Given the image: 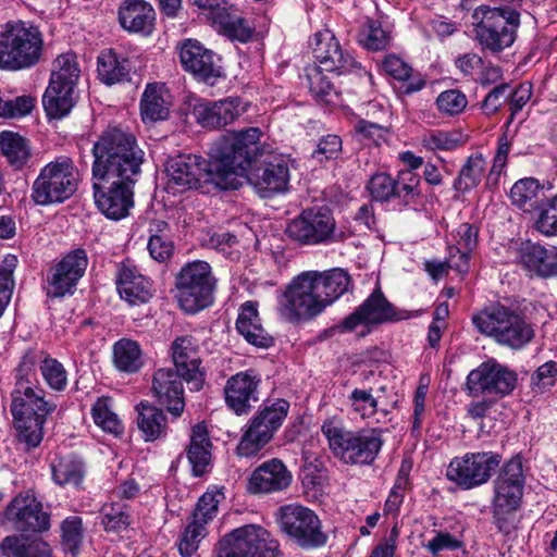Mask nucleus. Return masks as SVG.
I'll use <instances>...</instances> for the list:
<instances>
[{"label":"nucleus","instance_id":"44","mask_svg":"<svg viewBox=\"0 0 557 557\" xmlns=\"http://www.w3.org/2000/svg\"><path fill=\"white\" fill-rule=\"evenodd\" d=\"M485 165L486 162L482 154L470 156L455 178L454 188L459 193H467L475 188L482 180Z\"/></svg>","mask_w":557,"mask_h":557},{"label":"nucleus","instance_id":"47","mask_svg":"<svg viewBox=\"0 0 557 557\" xmlns=\"http://www.w3.org/2000/svg\"><path fill=\"white\" fill-rule=\"evenodd\" d=\"M213 20L231 39L246 42L251 37L252 30L247 21L239 15L231 14L225 8L219 10Z\"/></svg>","mask_w":557,"mask_h":557},{"label":"nucleus","instance_id":"56","mask_svg":"<svg viewBox=\"0 0 557 557\" xmlns=\"http://www.w3.org/2000/svg\"><path fill=\"white\" fill-rule=\"evenodd\" d=\"M468 99L463 92L458 89H448L442 91L436 98L438 111L446 115H458L467 108Z\"/></svg>","mask_w":557,"mask_h":557},{"label":"nucleus","instance_id":"55","mask_svg":"<svg viewBox=\"0 0 557 557\" xmlns=\"http://www.w3.org/2000/svg\"><path fill=\"white\" fill-rule=\"evenodd\" d=\"M224 498L221 491H208L198 500L193 518L206 525L218 512V506Z\"/></svg>","mask_w":557,"mask_h":557},{"label":"nucleus","instance_id":"5","mask_svg":"<svg viewBox=\"0 0 557 557\" xmlns=\"http://www.w3.org/2000/svg\"><path fill=\"white\" fill-rule=\"evenodd\" d=\"M45 37L32 21L12 20L0 25V70L22 71L39 63Z\"/></svg>","mask_w":557,"mask_h":557},{"label":"nucleus","instance_id":"3","mask_svg":"<svg viewBox=\"0 0 557 557\" xmlns=\"http://www.w3.org/2000/svg\"><path fill=\"white\" fill-rule=\"evenodd\" d=\"M351 287L349 273L341 268L305 271L295 276L278 298V312L288 322L310 321Z\"/></svg>","mask_w":557,"mask_h":557},{"label":"nucleus","instance_id":"32","mask_svg":"<svg viewBox=\"0 0 557 557\" xmlns=\"http://www.w3.org/2000/svg\"><path fill=\"white\" fill-rule=\"evenodd\" d=\"M520 263L541 277L557 276V248L527 242L519 250Z\"/></svg>","mask_w":557,"mask_h":557},{"label":"nucleus","instance_id":"26","mask_svg":"<svg viewBox=\"0 0 557 557\" xmlns=\"http://www.w3.org/2000/svg\"><path fill=\"white\" fill-rule=\"evenodd\" d=\"M260 382L259 375L253 371L232 375L224 386L226 406L237 416L247 414L259 400Z\"/></svg>","mask_w":557,"mask_h":557},{"label":"nucleus","instance_id":"51","mask_svg":"<svg viewBox=\"0 0 557 557\" xmlns=\"http://www.w3.org/2000/svg\"><path fill=\"white\" fill-rule=\"evenodd\" d=\"M84 536L83 521L78 516L67 517L61 524V544L65 552L76 555Z\"/></svg>","mask_w":557,"mask_h":557},{"label":"nucleus","instance_id":"9","mask_svg":"<svg viewBox=\"0 0 557 557\" xmlns=\"http://www.w3.org/2000/svg\"><path fill=\"white\" fill-rule=\"evenodd\" d=\"M475 36L479 44L491 52L510 47L520 26V13L509 7L480 5L474 10Z\"/></svg>","mask_w":557,"mask_h":557},{"label":"nucleus","instance_id":"45","mask_svg":"<svg viewBox=\"0 0 557 557\" xmlns=\"http://www.w3.org/2000/svg\"><path fill=\"white\" fill-rule=\"evenodd\" d=\"M52 476L59 485L78 486L84 478L83 462L74 457H61L51 465Z\"/></svg>","mask_w":557,"mask_h":557},{"label":"nucleus","instance_id":"58","mask_svg":"<svg viewBox=\"0 0 557 557\" xmlns=\"http://www.w3.org/2000/svg\"><path fill=\"white\" fill-rule=\"evenodd\" d=\"M535 225L543 235H557V195L547 199L540 211Z\"/></svg>","mask_w":557,"mask_h":557},{"label":"nucleus","instance_id":"46","mask_svg":"<svg viewBox=\"0 0 557 557\" xmlns=\"http://www.w3.org/2000/svg\"><path fill=\"white\" fill-rule=\"evenodd\" d=\"M323 71L324 70L317 65L307 67L309 90L319 102L326 106L335 104L338 99V94L333 84L323 74Z\"/></svg>","mask_w":557,"mask_h":557},{"label":"nucleus","instance_id":"52","mask_svg":"<svg viewBox=\"0 0 557 557\" xmlns=\"http://www.w3.org/2000/svg\"><path fill=\"white\" fill-rule=\"evenodd\" d=\"M101 523L107 531L125 530L131 524L127 506L121 503L104 504L101 508Z\"/></svg>","mask_w":557,"mask_h":557},{"label":"nucleus","instance_id":"15","mask_svg":"<svg viewBox=\"0 0 557 557\" xmlns=\"http://www.w3.org/2000/svg\"><path fill=\"white\" fill-rule=\"evenodd\" d=\"M500 462L495 451L466 453L450 460L446 478L461 490H472L487 483Z\"/></svg>","mask_w":557,"mask_h":557},{"label":"nucleus","instance_id":"16","mask_svg":"<svg viewBox=\"0 0 557 557\" xmlns=\"http://www.w3.org/2000/svg\"><path fill=\"white\" fill-rule=\"evenodd\" d=\"M517 383V375L495 359L482 362L467 375L465 392L471 397L483 396L498 400L509 395Z\"/></svg>","mask_w":557,"mask_h":557},{"label":"nucleus","instance_id":"36","mask_svg":"<svg viewBox=\"0 0 557 557\" xmlns=\"http://www.w3.org/2000/svg\"><path fill=\"white\" fill-rule=\"evenodd\" d=\"M137 425L145 441H156L166 435L168 422L164 412L150 405L140 403L137 405Z\"/></svg>","mask_w":557,"mask_h":557},{"label":"nucleus","instance_id":"40","mask_svg":"<svg viewBox=\"0 0 557 557\" xmlns=\"http://www.w3.org/2000/svg\"><path fill=\"white\" fill-rule=\"evenodd\" d=\"M0 148L8 162L15 169L23 168L30 157L27 140L11 131L0 133Z\"/></svg>","mask_w":557,"mask_h":557},{"label":"nucleus","instance_id":"35","mask_svg":"<svg viewBox=\"0 0 557 557\" xmlns=\"http://www.w3.org/2000/svg\"><path fill=\"white\" fill-rule=\"evenodd\" d=\"M211 447L207 428L202 424L194 426L187 450L194 475L200 476L208 471L211 461Z\"/></svg>","mask_w":557,"mask_h":557},{"label":"nucleus","instance_id":"49","mask_svg":"<svg viewBox=\"0 0 557 557\" xmlns=\"http://www.w3.org/2000/svg\"><path fill=\"white\" fill-rule=\"evenodd\" d=\"M94 422L104 432L115 436L123 433L124 426L117 414L112 410L110 397H99L91 408Z\"/></svg>","mask_w":557,"mask_h":557},{"label":"nucleus","instance_id":"53","mask_svg":"<svg viewBox=\"0 0 557 557\" xmlns=\"http://www.w3.org/2000/svg\"><path fill=\"white\" fill-rule=\"evenodd\" d=\"M389 35L375 22H369L359 33L358 41L368 50H383L389 44Z\"/></svg>","mask_w":557,"mask_h":557},{"label":"nucleus","instance_id":"20","mask_svg":"<svg viewBox=\"0 0 557 557\" xmlns=\"http://www.w3.org/2000/svg\"><path fill=\"white\" fill-rule=\"evenodd\" d=\"M525 484L522 458L519 455L511 457L502 467L494 481V496L492 505L498 511L518 510Z\"/></svg>","mask_w":557,"mask_h":557},{"label":"nucleus","instance_id":"60","mask_svg":"<svg viewBox=\"0 0 557 557\" xmlns=\"http://www.w3.org/2000/svg\"><path fill=\"white\" fill-rule=\"evenodd\" d=\"M460 144L459 137L455 133L444 131H433L422 137V145L429 150H453Z\"/></svg>","mask_w":557,"mask_h":557},{"label":"nucleus","instance_id":"33","mask_svg":"<svg viewBox=\"0 0 557 557\" xmlns=\"http://www.w3.org/2000/svg\"><path fill=\"white\" fill-rule=\"evenodd\" d=\"M121 298L129 305L145 304L152 297L151 282L134 265L122 263L116 277Z\"/></svg>","mask_w":557,"mask_h":557},{"label":"nucleus","instance_id":"43","mask_svg":"<svg viewBox=\"0 0 557 557\" xmlns=\"http://www.w3.org/2000/svg\"><path fill=\"white\" fill-rule=\"evenodd\" d=\"M113 360L119 370L128 373L137 372L143 366L139 345L131 339H120L113 347Z\"/></svg>","mask_w":557,"mask_h":557},{"label":"nucleus","instance_id":"23","mask_svg":"<svg viewBox=\"0 0 557 557\" xmlns=\"http://www.w3.org/2000/svg\"><path fill=\"white\" fill-rule=\"evenodd\" d=\"M3 518L18 532H42L49 529V515L41 503L29 495H17L7 506Z\"/></svg>","mask_w":557,"mask_h":557},{"label":"nucleus","instance_id":"8","mask_svg":"<svg viewBox=\"0 0 557 557\" xmlns=\"http://www.w3.org/2000/svg\"><path fill=\"white\" fill-rule=\"evenodd\" d=\"M259 132L256 149L250 156L249 164L242 174L240 186L248 182L262 198L283 193L289 182V160L280 153H265L260 147L263 136L259 127H248Z\"/></svg>","mask_w":557,"mask_h":557},{"label":"nucleus","instance_id":"18","mask_svg":"<svg viewBox=\"0 0 557 557\" xmlns=\"http://www.w3.org/2000/svg\"><path fill=\"white\" fill-rule=\"evenodd\" d=\"M409 317L407 311L397 309L386 299L381 289L376 288L335 329L342 333L351 332L360 324L372 325L398 322L409 319Z\"/></svg>","mask_w":557,"mask_h":557},{"label":"nucleus","instance_id":"41","mask_svg":"<svg viewBox=\"0 0 557 557\" xmlns=\"http://www.w3.org/2000/svg\"><path fill=\"white\" fill-rule=\"evenodd\" d=\"M384 72L397 81L407 82L405 92L412 94L421 90L425 81L420 76H413L412 67L397 55L389 54L382 60Z\"/></svg>","mask_w":557,"mask_h":557},{"label":"nucleus","instance_id":"64","mask_svg":"<svg viewBox=\"0 0 557 557\" xmlns=\"http://www.w3.org/2000/svg\"><path fill=\"white\" fill-rule=\"evenodd\" d=\"M356 132L360 139L366 144H373L379 146L382 140H385L387 128L377 123L360 120L356 126Z\"/></svg>","mask_w":557,"mask_h":557},{"label":"nucleus","instance_id":"2","mask_svg":"<svg viewBox=\"0 0 557 557\" xmlns=\"http://www.w3.org/2000/svg\"><path fill=\"white\" fill-rule=\"evenodd\" d=\"M37 367L50 389L63 392L67 386V372L59 360L36 349H28L23 355L14 370L10 412L16 438L27 449L39 446L47 418L57 409V404L38 386Z\"/></svg>","mask_w":557,"mask_h":557},{"label":"nucleus","instance_id":"28","mask_svg":"<svg viewBox=\"0 0 557 557\" xmlns=\"http://www.w3.org/2000/svg\"><path fill=\"white\" fill-rule=\"evenodd\" d=\"M184 379L171 367L158 369L152 376V393L158 403L175 418L182 416L185 408Z\"/></svg>","mask_w":557,"mask_h":557},{"label":"nucleus","instance_id":"30","mask_svg":"<svg viewBox=\"0 0 557 557\" xmlns=\"http://www.w3.org/2000/svg\"><path fill=\"white\" fill-rule=\"evenodd\" d=\"M293 481L292 472L277 458L264 461L257 467L247 481V491L251 494H273L285 491Z\"/></svg>","mask_w":557,"mask_h":557},{"label":"nucleus","instance_id":"29","mask_svg":"<svg viewBox=\"0 0 557 557\" xmlns=\"http://www.w3.org/2000/svg\"><path fill=\"white\" fill-rule=\"evenodd\" d=\"M172 360L175 371L182 374L184 381L190 385V389L199 391L205 382L200 370V355L191 336L177 337L171 346Z\"/></svg>","mask_w":557,"mask_h":557},{"label":"nucleus","instance_id":"61","mask_svg":"<svg viewBox=\"0 0 557 557\" xmlns=\"http://www.w3.org/2000/svg\"><path fill=\"white\" fill-rule=\"evenodd\" d=\"M352 409L362 418H370L377 412V400L370 391L356 388L349 396Z\"/></svg>","mask_w":557,"mask_h":557},{"label":"nucleus","instance_id":"39","mask_svg":"<svg viewBox=\"0 0 557 557\" xmlns=\"http://www.w3.org/2000/svg\"><path fill=\"white\" fill-rule=\"evenodd\" d=\"M2 549L8 557H52L50 545L40 539L7 536L2 542Z\"/></svg>","mask_w":557,"mask_h":557},{"label":"nucleus","instance_id":"42","mask_svg":"<svg viewBox=\"0 0 557 557\" xmlns=\"http://www.w3.org/2000/svg\"><path fill=\"white\" fill-rule=\"evenodd\" d=\"M140 112L144 121H161L169 115V106L162 95V88L157 84H148L140 101Z\"/></svg>","mask_w":557,"mask_h":557},{"label":"nucleus","instance_id":"6","mask_svg":"<svg viewBox=\"0 0 557 557\" xmlns=\"http://www.w3.org/2000/svg\"><path fill=\"white\" fill-rule=\"evenodd\" d=\"M471 321L480 334L512 350L524 348L535 335L524 315L502 304L480 310L472 315Z\"/></svg>","mask_w":557,"mask_h":557},{"label":"nucleus","instance_id":"7","mask_svg":"<svg viewBox=\"0 0 557 557\" xmlns=\"http://www.w3.org/2000/svg\"><path fill=\"white\" fill-rule=\"evenodd\" d=\"M333 455L345 465L369 466L379 456L382 446V430L376 428L349 430L333 420L321 426Z\"/></svg>","mask_w":557,"mask_h":557},{"label":"nucleus","instance_id":"62","mask_svg":"<svg viewBox=\"0 0 557 557\" xmlns=\"http://www.w3.org/2000/svg\"><path fill=\"white\" fill-rule=\"evenodd\" d=\"M462 541L448 532H437L424 547L434 556H438L444 550H456L462 548Z\"/></svg>","mask_w":557,"mask_h":557},{"label":"nucleus","instance_id":"31","mask_svg":"<svg viewBox=\"0 0 557 557\" xmlns=\"http://www.w3.org/2000/svg\"><path fill=\"white\" fill-rule=\"evenodd\" d=\"M157 13L146 0H123L117 9V22L128 34L150 36L156 28Z\"/></svg>","mask_w":557,"mask_h":557},{"label":"nucleus","instance_id":"21","mask_svg":"<svg viewBox=\"0 0 557 557\" xmlns=\"http://www.w3.org/2000/svg\"><path fill=\"white\" fill-rule=\"evenodd\" d=\"M420 177L411 171H399L394 178L387 173H376L368 182L367 189L376 201L397 198L407 206L420 196Z\"/></svg>","mask_w":557,"mask_h":557},{"label":"nucleus","instance_id":"4","mask_svg":"<svg viewBox=\"0 0 557 557\" xmlns=\"http://www.w3.org/2000/svg\"><path fill=\"white\" fill-rule=\"evenodd\" d=\"M92 177L137 182L144 151L136 138L120 128L104 131L92 147Z\"/></svg>","mask_w":557,"mask_h":557},{"label":"nucleus","instance_id":"13","mask_svg":"<svg viewBox=\"0 0 557 557\" xmlns=\"http://www.w3.org/2000/svg\"><path fill=\"white\" fill-rule=\"evenodd\" d=\"M293 240L308 246L329 245L345 239L344 232L336 231V222L327 208H310L293 219L286 227Z\"/></svg>","mask_w":557,"mask_h":557},{"label":"nucleus","instance_id":"17","mask_svg":"<svg viewBox=\"0 0 557 557\" xmlns=\"http://www.w3.org/2000/svg\"><path fill=\"white\" fill-rule=\"evenodd\" d=\"M281 529L300 547L323 546L327 535L322 531L319 517L300 505H286L280 509Z\"/></svg>","mask_w":557,"mask_h":557},{"label":"nucleus","instance_id":"54","mask_svg":"<svg viewBox=\"0 0 557 557\" xmlns=\"http://www.w3.org/2000/svg\"><path fill=\"white\" fill-rule=\"evenodd\" d=\"M206 535L203 523L193 520L187 524L178 542V552L183 557H190L198 549L199 542Z\"/></svg>","mask_w":557,"mask_h":557},{"label":"nucleus","instance_id":"11","mask_svg":"<svg viewBox=\"0 0 557 557\" xmlns=\"http://www.w3.org/2000/svg\"><path fill=\"white\" fill-rule=\"evenodd\" d=\"M215 280L211 267L206 261L186 263L175 277L176 298L181 308L196 313L213 301Z\"/></svg>","mask_w":557,"mask_h":557},{"label":"nucleus","instance_id":"34","mask_svg":"<svg viewBox=\"0 0 557 557\" xmlns=\"http://www.w3.org/2000/svg\"><path fill=\"white\" fill-rule=\"evenodd\" d=\"M236 329L249 344L256 347L269 348L273 345V337L262 327L257 307L251 301L242 306Z\"/></svg>","mask_w":557,"mask_h":557},{"label":"nucleus","instance_id":"27","mask_svg":"<svg viewBox=\"0 0 557 557\" xmlns=\"http://www.w3.org/2000/svg\"><path fill=\"white\" fill-rule=\"evenodd\" d=\"M88 264L87 253L77 248L67 253L54 268L49 280L48 295L63 297L72 294L79 278L84 275Z\"/></svg>","mask_w":557,"mask_h":557},{"label":"nucleus","instance_id":"10","mask_svg":"<svg viewBox=\"0 0 557 557\" xmlns=\"http://www.w3.org/2000/svg\"><path fill=\"white\" fill-rule=\"evenodd\" d=\"M78 172L73 160L60 156L46 164L32 186V199L40 206L60 203L77 190Z\"/></svg>","mask_w":557,"mask_h":557},{"label":"nucleus","instance_id":"37","mask_svg":"<svg viewBox=\"0 0 557 557\" xmlns=\"http://www.w3.org/2000/svg\"><path fill=\"white\" fill-rule=\"evenodd\" d=\"M98 76L107 85H114L129 79L131 65L125 58L113 50L102 51L98 57Z\"/></svg>","mask_w":557,"mask_h":557},{"label":"nucleus","instance_id":"50","mask_svg":"<svg viewBox=\"0 0 557 557\" xmlns=\"http://www.w3.org/2000/svg\"><path fill=\"white\" fill-rule=\"evenodd\" d=\"M79 73L81 71L75 55L72 53H64L59 55L53 62L50 83L74 88L78 81Z\"/></svg>","mask_w":557,"mask_h":557},{"label":"nucleus","instance_id":"63","mask_svg":"<svg viewBox=\"0 0 557 557\" xmlns=\"http://www.w3.org/2000/svg\"><path fill=\"white\" fill-rule=\"evenodd\" d=\"M173 249L174 245L166 234L150 235L148 250L154 260L164 262L172 256Z\"/></svg>","mask_w":557,"mask_h":557},{"label":"nucleus","instance_id":"22","mask_svg":"<svg viewBox=\"0 0 557 557\" xmlns=\"http://www.w3.org/2000/svg\"><path fill=\"white\" fill-rule=\"evenodd\" d=\"M310 45L318 62L317 66L326 72H336L341 75L359 67V63L352 54L342 48L334 34L329 29L315 33Z\"/></svg>","mask_w":557,"mask_h":557},{"label":"nucleus","instance_id":"25","mask_svg":"<svg viewBox=\"0 0 557 557\" xmlns=\"http://www.w3.org/2000/svg\"><path fill=\"white\" fill-rule=\"evenodd\" d=\"M245 111L238 97H228L218 101L198 100L191 114L201 127L216 129L233 123Z\"/></svg>","mask_w":557,"mask_h":557},{"label":"nucleus","instance_id":"48","mask_svg":"<svg viewBox=\"0 0 557 557\" xmlns=\"http://www.w3.org/2000/svg\"><path fill=\"white\" fill-rule=\"evenodd\" d=\"M541 187L535 178H522L513 184L510 189L512 205L524 211H532L537 208Z\"/></svg>","mask_w":557,"mask_h":557},{"label":"nucleus","instance_id":"24","mask_svg":"<svg viewBox=\"0 0 557 557\" xmlns=\"http://www.w3.org/2000/svg\"><path fill=\"white\" fill-rule=\"evenodd\" d=\"M180 60L185 71L213 86L222 77V67L215 54L196 39H186L180 47Z\"/></svg>","mask_w":557,"mask_h":557},{"label":"nucleus","instance_id":"38","mask_svg":"<svg viewBox=\"0 0 557 557\" xmlns=\"http://www.w3.org/2000/svg\"><path fill=\"white\" fill-rule=\"evenodd\" d=\"M74 88L49 83L42 97V104L47 115L53 119H62L74 106Z\"/></svg>","mask_w":557,"mask_h":557},{"label":"nucleus","instance_id":"14","mask_svg":"<svg viewBox=\"0 0 557 557\" xmlns=\"http://www.w3.org/2000/svg\"><path fill=\"white\" fill-rule=\"evenodd\" d=\"M278 544L261 525L248 524L224 535L218 544L219 557H276Z\"/></svg>","mask_w":557,"mask_h":557},{"label":"nucleus","instance_id":"19","mask_svg":"<svg viewBox=\"0 0 557 557\" xmlns=\"http://www.w3.org/2000/svg\"><path fill=\"white\" fill-rule=\"evenodd\" d=\"M94 198L97 208L111 220H121L128 215L134 205L135 182L92 177Z\"/></svg>","mask_w":557,"mask_h":557},{"label":"nucleus","instance_id":"59","mask_svg":"<svg viewBox=\"0 0 557 557\" xmlns=\"http://www.w3.org/2000/svg\"><path fill=\"white\" fill-rule=\"evenodd\" d=\"M342 139L339 136L329 134L319 139L315 150H313L311 157L319 163L325 161L335 160L342 152Z\"/></svg>","mask_w":557,"mask_h":557},{"label":"nucleus","instance_id":"57","mask_svg":"<svg viewBox=\"0 0 557 557\" xmlns=\"http://www.w3.org/2000/svg\"><path fill=\"white\" fill-rule=\"evenodd\" d=\"M35 99L30 96H18L13 99L0 97V116L15 119L24 116L34 109Z\"/></svg>","mask_w":557,"mask_h":557},{"label":"nucleus","instance_id":"1","mask_svg":"<svg viewBox=\"0 0 557 557\" xmlns=\"http://www.w3.org/2000/svg\"><path fill=\"white\" fill-rule=\"evenodd\" d=\"M258 135L257 129L223 135L211 149L210 162L197 154L170 158L165 166L168 189L173 193L199 189L205 194L238 189L242 174L256 149Z\"/></svg>","mask_w":557,"mask_h":557},{"label":"nucleus","instance_id":"12","mask_svg":"<svg viewBox=\"0 0 557 557\" xmlns=\"http://www.w3.org/2000/svg\"><path fill=\"white\" fill-rule=\"evenodd\" d=\"M288 410L285 399L264 403L247 424L237 447L239 455L250 457L262 449L282 426Z\"/></svg>","mask_w":557,"mask_h":557}]
</instances>
